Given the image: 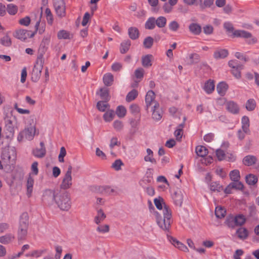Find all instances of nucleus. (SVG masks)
I'll return each mask as SVG.
<instances>
[{"label": "nucleus", "instance_id": "nucleus-38", "mask_svg": "<svg viewBox=\"0 0 259 259\" xmlns=\"http://www.w3.org/2000/svg\"><path fill=\"white\" fill-rule=\"evenodd\" d=\"M235 226H242L246 222L245 217L241 214H239L235 217Z\"/></svg>", "mask_w": 259, "mask_h": 259}, {"label": "nucleus", "instance_id": "nucleus-17", "mask_svg": "<svg viewBox=\"0 0 259 259\" xmlns=\"http://www.w3.org/2000/svg\"><path fill=\"white\" fill-rule=\"evenodd\" d=\"M15 235L12 233H7L0 237V243L3 244H8L13 241Z\"/></svg>", "mask_w": 259, "mask_h": 259}, {"label": "nucleus", "instance_id": "nucleus-35", "mask_svg": "<svg viewBox=\"0 0 259 259\" xmlns=\"http://www.w3.org/2000/svg\"><path fill=\"white\" fill-rule=\"evenodd\" d=\"M115 116V112L113 110H108L103 115V119L106 122L111 121Z\"/></svg>", "mask_w": 259, "mask_h": 259}, {"label": "nucleus", "instance_id": "nucleus-16", "mask_svg": "<svg viewBox=\"0 0 259 259\" xmlns=\"http://www.w3.org/2000/svg\"><path fill=\"white\" fill-rule=\"evenodd\" d=\"M27 230L28 227L19 226L17 233V237L19 241L25 239L27 234Z\"/></svg>", "mask_w": 259, "mask_h": 259}, {"label": "nucleus", "instance_id": "nucleus-37", "mask_svg": "<svg viewBox=\"0 0 259 259\" xmlns=\"http://www.w3.org/2000/svg\"><path fill=\"white\" fill-rule=\"evenodd\" d=\"M226 210L224 208L218 206L215 207V214L217 218L222 219L225 217L226 214Z\"/></svg>", "mask_w": 259, "mask_h": 259}, {"label": "nucleus", "instance_id": "nucleus-8", "mask_svg": "<svg viewBox=\"0 0 259 259\" xmlns=\"http://www.w3.org/2000/svg\"><path fill=\"white\" fill-rule=\"evenodd\" d=\"M42 68L43 62L41 58L38 57L31 73V79L33 82H37L40 78Z\"/></svg>", "mask_w": 259, "mask_h": 259}, {"label": "nucleus", "instance_id": "nucleus-34", "mask_svg": "<svg viewBox=\"0 0 259 259\" xmlns=\"http://www.w3.org/2000/svg\"><path fill=\"white\" fill-rule=\"evenodd\" d=\"M29 217L28 213L26 212L23 213L20 217V220H19V225L21 226H25L28 227V224H29Z\"/></svg>", "mask_w": 259, "mask_h": 259}, {"label": "nucleus", "instance_id": "nucleus-62", "mask_svg": "<svg viewBox=\"0 0 259 259\" xmlns=\"http://www.w3.org/2000/svg\"><path fill=\"white\" fill-rule=\"evenodd\" d=\"M174 5H171L169 3H165L163 5L162 9L165 13H169L173 9Z\"/></svg>", "mask_w": 259, "mask_h": 259}, {"label": "nucleus", "instance_id": "nucleus-19", "mask_svg": "<svg viewBox=\"0 0 259 259\" xmlns=\"http://www.w3.org/2000/svg\"><path fill=\"white\" fill-rule=\"evenodd\" d=\"M155 93L152 90H150L147 92L145 97V102L147 108L151 105L152 102L155 101Z\"/></svg>", "mask_w": 259, "mask_h": 259}, {"label": "nucleus", "instance_id": "nucleus-54", "mask_svg": "<svg viewBox=\"0 0 259 259\" xmlns=\"http://www.w3.org/2000/svg\"><path fill=\"white\" fill-rule=\"evenodd\" d=\"M179 24L178 23V22H177L175 20L171 21L168 24V28L169 30H170L172 31H177L179 29Z\"/></svg>", "mask_w": 259, "mask_h": 259}, {"label": "nucleus", "instance_id": "nucleus-55", "mask_svg": "<svg viewBox=\"0 0 259 259\" xmlns=\"http://www.w3.org/2000/svg\"><path fill=\"white\" fill-rule=\"evenodd\" d=\"M108 106V104L104 101H99L97 103V107L98 110L102 112L105 111L106 109Z\"/></svg>", "mask_w": 259, "mask_h": 259}, {"label": "nucleus", "instance_id": "nucleus-22", "mask_svg": "<svg viewBox=\"0 0 259 259\" xmlns=\"http://www.w3.org/2000/svg\"><path fill=\"white\" fill-rule=\"evenodd\" d=\"M256 158L253 155H248L244 157L243 163L244 165L251 166L255 164L256 162Z\"/></svg>", "mask_w": 259, "mask_h": 259}, {"label": "nucleus", "instance_id": "nucleus-20", "mask_svg": "<svg viewBox=\"0 0 259 259\" xmlns=\"http://www.w3.org/2000/svg\"><path fill=\"white\" fill-rule=\"evenodd\" d=\"M214 81L211 79L207 80L204 84L203 90L208 94H211L214 90Z\"/></svg>", "mask_w": 259, "mask_h": 259}, {"label": "nucleus", "instance_id": "nucleus-25", "mask_svg": "<svg viewBox=\"0 0 259 259\" xmlns=\"http://www.w3.org/2000/svg\"><path fill=\"white\" fill-rule=\"evenodd\" d=\"M236 233L238 237L242 240L246 239L248 235L247 230L245 228L241 227L237 230Z\"/></svg>", "mask_w": 259, "mask_h": 259}, {"label": "nucleus", "instance_id": "nucleus-13", "mask_svg": "<svg viewBox=\"0 0 259 259\" xmlns=\"http://www.w3.org/2000/svg\"><path fill=\"white\" fill-rule=\"evenodd\" d=\"M56 195L57 194H55L54 191L52 190H47L43 196V199L44 201L50 202V203L54 201L56 202V198L55 197H56Z\"/></svg>", "mask_w": 259, "mask_h": 259}, {"label": "nucleus", "instance_id": "nucleus-3", "mask_svg": "<svg viewBox=\"0 0 259 259\" xmlns=\"http://www.w3.org/2000/svg\"><path fill=\"white\" fill-rule=\"evenodd\" d=\"M17 154L15 147L6 146L2 149L1 158L3 164L7 165H13L16 159Z\"/></svg>", "mask_w": 259, "mask_h": 259}, {"label": "nucleus", "instance_id": "nucleus-52", "mask_svg": "<svg viewBox=\"0 0 259 259\" xmlns=\"http://www.w3.org/2000/svg\"><path fill=\"white\" fill-rule=\"evenodd\" d=\"M154 39L151 36H148L146 37L143 42L144 46L145 48L149 49L151 48L153 44Z\"/></svg>", "mask_w": 259, "mask_h": 259}, {"label": "nucleus", "instance_id": "nucleus-32", "mask_svg": "<svg viewBox=\"0 0 259 259\" xmlns=\"http://www.w3.org/2000/svg\"><path fill=\"white\" fill-rule=\"evenodd\" d=\"M199 55L197 54H191L187 58L188 64L190 65L196 64L199 61Z\"/></svg>", "mask_w": 259, "mask_h": 259}, {"label": "nucleus", "instance_id": "nucleus-43", "mask_svg": "<svg viewBox=\"0 0 259 259\" xmlns=\"http://www.w3.org/2000/svg\"><path fill=\"white\" fill-rule=\"evenodd\" d=\"M126 113L125 108L123 106H118L116 110V114L119 118H122L125 116Z\"/></svg>", "mask_w": 259, "mask_h": 259}, {"label": "nucleus", "instance_id": "nucleus-4", "mask_svg": "<svg viewBox=\"0 0 259 259\" xmlns=\"http://www.w3.org/2000/svg\"><path fill=\"white\" fill-rule=\"evenodd\" d=\"M32 123L27 125L25 128L21 131L17 136V141L22 142L24 140L31 141L33 139L36 133V127L34 124L33 120H31Z\"/></svg>", "mask_w": 259, "mask_h": 259}, {"label": "nucleus", "instance_id": "nucleus-60", "mask_svg": "<svg viewBox=\"0 0 259 259\" xmlns=\"http://www.w3.org/2000/svg\"><path fill=\"white\" fill-rule=\"evenodd\" d=\"M97 231L101 233H105L109 231V226L108 225H100L97 228Z\"/></svg>", "mask_w": 259, "mask_h": 259}, {"label": "nucleus", "instance_id": "nucleus-12", "mask_svg": "<svg viewBox=\"0 0 259 259\" xmlns=\"http://www.w3.org/2000/svg\"><path fill=\"white\" fill-rule=\"evenodd\" d=\"M40 148H36L32 151L33 155L37 158H42L46 154V149L43 142L40 143Z\"/></svg>", "mask_w": 259, "mask_h": 259}, {"label": "nucleus", "instance_id": "nucleus-18", "mask_svg": "<svg viewBox=\"0 0 259 259\" xmlns=\"http://www.w3.org/2000/svg\"><path fill=\"white\" fill-rule=\"evenodd\" d=\"M34 184V179L30 176H29L27 180V195L28 197L31 196V194L33 191V187Z\"/></svg>", "mask_w": 259, "mask_h": 259}, {"label": "nucleus", "instance_id": "nucleus-6", "mask_svg": "<svg viewBox=\"0 0 259 259\" xmlns=\"http://www.w3.org/2000/svg\"><path fill=\"white\" fill-rule=\"evenodd\" d=\"M72 169V167L71 165H69L67 171L63 177L62 181L60 185L61 189L63 190H67L70 188L72 186L73 184V179L71 175Z\"/></svg>", "mask_w": 259, "mask_h": 259}, {"label": "nucleus", "instance_id": "nucleus-24", "mask_svg": "<svg viewBox=\"0 0 259 259\" xmlns=\"http://www.w3.org/2000/svg\"><path fill=\"white\" fill-rule=\"evenodd\" d=\"M228 88L227 83L224 82H221L217 86V91L220 95L223 96L226 94Z\"/></svg>", "mask_w": 259, "mask_h": 259}, {"label": "nucleus", "instance_id": "nucleus-39", "mask_svg": "<svg viewBox=\"0 0 259 259\" xmlns=\"http://www.w3.org/2000/svg\"><path fill=\"white\" fill-rule=\"evenodd\" d=\"M131 46V41L130 40H126L123 41L120 44V51L121 53L124 54L127 52L130 47Z\"/></svg>", "mask_w": 259, "mask_h": 259}, {"label": "nucleus", "instance_id": "nucleus-51", "mask_svg": "<svg viewBox=\"0 0 259 259\" xmlns=\"http://www.w3.org/2000/svg\"><path fill=\"white\" fill-rule=\"evenodd\" d=\"M241 67H237L231 69V73L233 76L237 79L241 78V70L243 69V66H240Z\"/></svg>", "mask_w": 259, "mask_h": 259}, {"label": "nucleus", "instance_id": "nucleus-23", "mask_svg": "<svg viewBox=\"0 0 259 259\" xmlns=\"http://www.w3.org/2000/svg\"><path fill=\"white\" fill-rule=\"evenodd\" d=\"M47 251V249L33 250L25 254L26 257H33L38 258L40 257L43 253Z\"/></svg>", "mask_w": 259, "mask_h": 259}, {"label": "nucleus", "instance_id": "nucleus-31", "mask_svg": "<svg viewBox=\"0 0 259 259\" xmlns=\"http://www.w3.org/2000/svg\"><path fill=\"white\" fill-rule=\"evenodd\" d=\"M228 55V52L226 49H221L216 51L214 53L213 56L216 59H224Z\"/></svg>", "mask_w": 259, "mask_h": 259}, {"label": "nucleus", "instance_id": "nucleus-63", "mask_svg": "<svg viewBox=\"0 0 259 259\" xmlns=\"http://www.w3.org/2000/svg\"><path fill=\"white\" fill-rule=\"evenodd\" d=\"M113 126L116 131H119L122 129L123 124L121 121L116 120L114 121Z\"/></svg>", "mask_w": 259, "mask_h": 259}, {"label": "nucleus", "instance_id": "nucleus-50", "mask_svg": "<svg viewBox=\"0 0 259 259\" xmlns=\"http://www.w3.org/2000/svg\"><path fill=\"white\" fill-rule=\"evenodd\" d=\"M57 37L59 39H69L70 33L65 30H60L57 34Z\"/></svg>", "mask_w": 259, "mask_h": 259}, {"label": "nucleus", "instance_id": "nucleus-28", "mask_svg": "<svg viewBox=\"0 0 259 259\" xmlns=\"http://www.w3.org/2000/svg\"><path fill=\"white\" fill-rule=\"evenodd\" d=\"M195 151L198 156L203 157L208 153L207 149L203 146H198L196 147Z\"/></svg>", "mask_w": 259, "mask_h": 259}, {"label": "nucleus", "instance_id": "nucleus-47", "mask_svg": "<svg viewBox=\"0 0 259 259\" xmlns=\"http://www.w3.org/2000/svg\"><path fill=\"white\" fill-rule=\"evenodd\" d=\"M138 96V92L137 90L134 89L130 92L126 97V100L127 102H131L134 100Z\"/></svg>", "mask_w": 259, "mask_h": 259}, {"label": "nucleus", "instance_id": "nucleus-59", "mask_svg": "<svg viewBox=\"0 0 259 259\" xmlns=\"http://www.w3.org/2000/svg\"><path fill=\"white\" fill-rule=\"evenodd\" d=\"M66 155V151L64 147L60 148V153L58 156V160L60 162H63L64 161V158Z\"/></svg>", "mask_w": 259, "mask_h": 259}, {"label": "nucleus", "instance_id": "nucleus-40", "mask_svg": "<svg viewBox=\"0 0 259 259\" xmlns=\"http://www.w3.org/2000/svg\"><path fill=\"white\" fill-rule=\"evenodd\" d=\"M166 19L163 16H160L155 19V23L159 28H163L165 27L166 24Z\"/></svg>", "mask_w": 259, "mask_h": 259}, {"label": "nucleus", "instance_id": "nucleus-15", "mask_svg": "<svg viewBox=\"0 0 259 259\" xmlns=\"http://www.w3.org/2000/svg\"><path fill=\"white\" fill-rule=\"evenodd\" d=\"M172 199L176 205L181 206L183 200V194L180 190L176 191L172 195Z\"/></svg>", "mask_w": 259, "mask_h": 259}, {"label": "nucleus", "instance_id": "nucleus-49", "mask_svg": "<svg viewBox=\"0 0 259 259\" xmlns=\"http://www.w3.org/2000/svg\"><path fill=\"white\" fill-rule=\"evenodd\" d=\"M230 177L232 181L239 180L240 178V172L238 169H234L230 171Z\"/></svg>", "mask_w": 259, "mask_h": 259}, {"label": "nucleus", "instance_id": "nucleus-53", "mask_svg": "<svg viewBox=\"0 0 259 259\" xmlns=\"http://www.w3.org/2000/svg\"><path fill=\"white\" fill-rule=\"evenodd\" d=\"M233 181V182L230 183V186L232 187V189L237 190H242L243 189V185L239 180Z\"/></svg>", "mask_w": 259, "mask_h": 259}, {"label": "nucleus", "instance_id": "nucleus-26", "mask_svg": "<svg viewBox=\"0 0 259 259\" xmlns=\"http://www.w3.org/2000/svg\"><path fill=\"white\" fill-rule=\"evenodd\" d=\"M106 215L102 209L97 211V214L94 218V222L99 225L106 218Z\"/></svg>", "mask_w": 259, "mask_h": 259}, {"label": "nucleus", "instance_id": "nucleus-27", "mask_svg": "<svg viewBox=\"0 0 259 259\" xmlns=\"http://www.w3.org/2000/svg\"><path fill=\"white\" fill-rule=\"evenodd\" d=\"M153 58L152 55H146L142 57V64L145 67H149L152 65L151 61Z\"/></svg>", "mask_w": 259, "mask_h": 259}, {"label": "nucleus", "instance_id": "nucleus-45", "mask_svg": "<svg viewBox=\"0 0 259 259\" xmlns=\"http://www.w3.org/2000/svg\"><path fill=\"white\" fill-rule=\"evenodd\" d=\"M250 133V130H245L242 129V128L238 130L237 133V136L238 139L239 140H243L246 134H249Z\"/></svg>", "mask_w": 259, "mask_h": 259}, {"label": "nucleus", "instance_id": "nucleus-30", "mask_svg": "<svg viewBox=\"0 0 259 259\" xmlns=\"http://www.w3.org/2000/svg\"><path fill=\"white\" fill-rule=\"evenodd\" d=\"M146 152L147 155L144 157V160L146 162H150L152 163L156 164V160L153 157V152L152 150L150 148H148L146 150Z\"/></svg>", "mask_w": 259, "mask_h": 259}, {"label": "nucleus", "instance_id": "nucleus-58", "mask_svg": "<svg viewBox=\"0 0 259 259\" xmlns=\"http://www.w3.org/2000/svg\"><path fill=\"white\" fill-rule=\"evenodd\" d=\"M7 11L10 15H15L17 12V8L13 4H9L7 6Z\"/></svg>", "mask_w": 259, "mask_h": 259}, {"label": "nucleus", "instance_id": "nucleus-46", "mask_svg": "<svg viewBox=\"0 0 259 259\" xmlns=\"http://www.w3.org/2000/svg\"><path fill=\"white\" fill-rule=\"evenodd\" d=\"M225 224L230 228H234L235 226V217L232 215L228 216L225 221Z\"/></svg>", "mask_w": 259, "mask_h": 259}, {"label": "nucleus", "instance_id": "nucleus-56", "mask_svg": "<svg viewBox=\"0 0 259 259\" xmlns=\"http://www.w3.org/2000/svg\"><path fill=\"white\" fill-rule=\"evenodd\" d=\"M45 14L48 23L51 25L53 22V17L50 9L47 8L45 11Z\"/></svg>", "mask_w": 259, "mask_h": 259}, {"label": "nucleus", "instance_id": "nucleus-7", "mask_svg": "<svg viewBox=\"0 0 259 259\" xmlns=\"http://www.w3.org/2000/svg\"><path fill=\"white\" fill-rule=\"evenodd\" d=\"M5 127L4 130L7 134V138H11L13 137L14 130V118L12 116H6L4 118Z\"/></svg>", "mask_w": 259, "mask_h": 259}, {"label": "nucleus", "instance_id": "nucleus-57", "mask_svg": "<svg viewBox=\"0 0 259 259\" xmlns=\"http://www.w3.org/2000/svg\"><path fill=\"white\" fill-rule=\"evenodd\" d=\"M101 192L104 193L106 194H111L112 193L114 192V189L111 187L110 186H104L101 188Z\"/></svg>", "mask_w": 259, "mask_h": 259}, {"label": "nucleus", "instance_id": "nucleus-29", "mask_svg": "<svg viewBox=\"0 0 259 259\" xmlns=\"http://www.w3.org/2000/svg\"><path fill=\"white\" fill-rule=\"evenodd\" d=\"M128 34L132 39H136L139 37V32L137 28L135 27H130L128 29Z\"/></svg>", "mask_w": 259, "mask_h": 259}, {"label": "nucleus", "instance_id": "nucleus-61", "mask_svg": "<svg viewBox=\"0 0 259 259\" xmlns=\"http://www.w3.org/2000/svg\"><path fill=\"white\" fill-rule=\"evenodd\" d=\"M100 92V96L101 98L105 100H108L109 93L108 90L105 89H101Z\"/></svg>", "mask_w": 259, "mask_h": 259}, {"label": "nucleus", "instance_id": "nucleus-5", "mask_svg": "<svg viewBox=\"0 0 259 259\" xmlns=\"http://www.w3.org/2000/svg\"><path fill=\"white\" fill-rule=\"evenodd\" d=\"M55 203L62 210L67 211L71 207V200L69 194L66 192L58 193L56 197Z\"/></svg>", "mask_w": 259, "mask_h": 259}, {"label": "nucleus", "instance_id": "nucleus-33", "mask_svg": "<svg viewBox=\"0 0 259 259\" xmlns=\"http://www.w3.org/2000/svg\"><path fill=\"white\" fill-rule=\"evenodd\" d=\"M113 75L111 73H106L103 77L104 83L106 86L111 85L113 82Z\"/></svg>", "mask_w": 259, "mask_h": 259}, {"label": "nucleus", "instance_id": "nucleus-14", "mask_svg": "<svg viewBox=\"0 0 259 259\" xmlns=\"http://www.w3.org/2000/svg\"><path fill=\"white\" fill-rule=\"evenodd\" d=\"M226 108L230 113L236 114L239 113V108L235 102L229 101L226 103Z\"/></svg>", "mask_w": 259, "mask_h": 259}, {"label": "nucleus", "instance_id": "nucleus-2", "mask_svg": "<svg viewBox=\"0 0 259 259\" xmlns=\"http://www.w3.org/2000/svg\"><path fill=\"white\" fill-rule=\"evenodd\" d=\"M224 27L227 31L229 32H233V34L234 36L240 37L244 38H250V39L247 41L248 44H255L257 41V39L254 37H252L251 33L248 31L243 30H237L233 31V26L232 24L229 22H225Z\"/></svg>", "mask_w": 259, "mask_h": 259}, {"label": "nucleus", "instance_id": "nucleus-42", "mask_svg": "<svg viewBox=\"0 0 259 259\" xmlns=\"http://www.w3.org/2000/svg\"><path fill=\"white\" fill-rule=\"evenodd\" d=\"M255 107L256 102L254 99H250L247 100L246 103L245 107L248 111H253V110H254Z\"/></svg>", "mask_w": 259, "mask_h": 259}, {"label": "nucleus", "instance_id": "nucleus-9", "mask_svg": "<svg viewBox=\"0 0 259 259\" xmlns=\"http://www.w3.org/2000/svg\"><path fill=\"white\" fill-rule=\"evenodd\" d=\"M54 7L57 15L60 17L65 15V5L64 0H54Z\"/></svg>", "mask_w": 259, "mask_h": 259}, {"label": "nucleus", "instance_id": "nucleus-21", "mask_svg": "<svg viewBox=\"0 0 259 259\" xmlns=\"http://www.w3.org/2000/svg\"><path fill=\"white\" fill-rule=\"evenodd\" d=\"M189 29L190 31L194 35H199L201 33L202 29L199 24L195 23L190 24Z\"/></svg>", "mask_w": 259, "mask_h": 259}, {"label": "nucleus", "instance_id": "nucleus-36", "mask_svg": "<svg viewBox=\"0 0 259 259\" xmlns=\"http://www.w3.org/2000/svg\"><path fill=\"white\" fill-rule=\"evenodd\" d=\"M155 18L154 17H150L145 23V28L149 30L153 29L155 27Z\"/></svg>", "mask_w": 259, "mask_h": 259}, {"label": "nucleus", "instance_id": "nucleus-1", "mask_svg": "<svg viewBox=\"0 0 259 259\" xmlns=\"http://www.w3.org/2000/svg\"><path fill=\"white\" fill-rule=\"evenodd\" d=\"M154 202L156 208L162 211L163 218H161L157 212H155L156 222L158 226L163 230L168 231L171 223V212L169 207L163 202V199L159 197L155 198Z\"/></svg>", "mask_w": 259, "mask_h": 259}, {"label": "nucleus", "instance_id": "nucleus-10", "mask_svg": "<svg viewBox=\"0 0 259 259\" xmlns=\"http://www.w3.org/2000/svg\"><path fill=\"white\" fill-rule=\"evenodd\" d=\"M13 35L16 38L24 41L27 38L32 37L34 33H30V31L25 29H19L15 31Z\"/></svg>", "mask_w": 259, "mask_h": 259}, {"label": "nucleus", "instance_id": "nucleus-11", "mask_svg": "<svg viewBox=\"0 0 259 259\" xmlns=\"http://www.w3.org/2000/svg\"><path fill=\"white\" fill-rule=\"evenodd\" d=\"M167 239L172 245L175 247H178L180 250L184 252H187L188 251L187 247L182 243L178 241L176 239L168 235H167Z\"/></svg>", "mask_w": 259, "mask_h": 259}, {"label": "nucleus", "instance_id": "nucleus-48", "mask_svg": "<svg viewBox=\"0 0 259 259\" xmlns=\"http://www.w3.org/2000/svg\"><path fill=\"white\" fill-rule=\"evenodd\" d=\"M0 43L5 47H9L11 45L12 41L10 37L6 35L0 39Z\"/></svg>", "mask_w": 259, "mask_h": 259}, {"label": "nucleus", "instance_id": "nucleus-41", "mask_svg": "<svg viewBox=\"0 0 259 259\" xmlns=\"http://www.w3.org/2000/svg\"><path fill=\"white\" fill-rule=\"evenodd\" d=\"M246 182L249 185H254L257 182V178L252 174H249L246 176Z\"/></svg>", "mask_w": 259, "mask_h": 259}, {"label": "nucleus", "instance_id": "nucleus-44", "mask_svg": "<svg viewBox=\"0 0 259 259\" xmlns=\"http://www.w3.org/2000/svg\"><path fill=\"white\" fill-rule=\"evenodd\" d=\"M249 119L246 116H243L241 119V128L245 130H249Z\"/></svg>", "mask_w": 259, "mask_h": 259}, {"label": "nucleus", "instance_id": "nucleus-64", "mask_svg": "<svg viewBox=\"0 0 259 259\" xmlns=\"http://www.w3.org/2000/svg\"><path fill=\"white\" fill-rule=\"evenodd\" d=\"M153 169L151 168H148L145 174V177L147 179V181L148 183H150L153 178Z\"/></svg>", "mask_w": 259, "mask_h": 259}]
</instances>
